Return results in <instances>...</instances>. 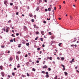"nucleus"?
Wrapping results in <instances>:
<instances>
[{"mask_svg": "<svg viewBox=\"0 0 79 79\" xmlns=\"http://www.w3.org/2000/svg\"><path fill=\"white\" fill-rule=\"evenodd\" d=\"M61 66H62L63 68V71H64V70H65V67H64V65H63V64H61Z\"/></svg>", "mask_w": 79, "mask_h": 79, "instance_id": "nucleus-1", "label": "nucleus"}, {"mask_svg": "<svg viewBox=\"0 0 79 79\" xmlns=\"http://www.w3.org/2000/svg\"><path fill=\"white\" fill-rule=\"evenodd\" d=\"M47 68H48V67H47V66L46 65H45L43 67V69H47Z\"/></svg>", "mask_w": 79, "mask_h": 79, "instance_id": "nucleus-2", "label": "nucleus"}, {"mask_svg": "<svg viewBox=\"0 0 79 79\" xmlns=\"http://www.w3.org/2000/svg\"><path fill=\"white\" fill-rule=\"evenodd\" d=\"M1 74L2 77H4V76L5 75V73H4V72H2L1 73Z\"/></svg>", "mask_w": 79, "mask_h": 79, "instance_id": "nucleus-3", "label": "nucleus"}, {"mask_svg": "<svg viewBox=\"0 0 79 79\" xmlns=\"http://www.w3.org/2000/svg\"><path fill=\"white\" fill-rule=\"evenodd\" d=\"M29 15L30 17H32V13H29Z\"/></svg>", "mask_w": 79, "mask_h": 79, "instance_id": "nucleus-4", "label": "nucleus"}, {"mask_svg": "<svg viewBox=\"0 0 79 79\" xmlns=\"http://www.w3.org/2000/svg\"><path fill=\"white\" fill-rule=\"evenodd\" d=\"M16 59L17 61L19 60V57H18V55H17L16 56Z\"/></svg>", "mask_w": 79, "mask_h": 79, "instance_id": "nucleus-5", "label": "nucleus"}, {"mask_svg": "<svg viewBox=\"0 0 79 79\" xmlns=\"http://www.w3.org/2000/svg\"><path fill=\"white\" fill-rule=\"evenodd\" d=\"M74 46H75V47H77V45L76 44H75V45L74 44L71 45L70 46V47H74Z\"/></svg>", "mask_w": 79, "mask_h": 79, "instance_id": "nucleus-6", "label": "nucleus"}, {"mask_svg": "<svg viewBox=\"0 0 79 79\" xmlns=\"http://www.w3.org/2000/svg\"><path fill=\"white\" fill-rule=\"evenodd\" d=\"M41 31V34H42V35H44V31Z\"/></svg>", "mask_w": 79, "mask_h": 79, "instance_id": "nucleus-7", "label": "nucleus"}, {"mask_svg": "<svg viewBox=\"0 0 79 79\" xmlns=\"http://www.w3.org/2000/svg\"><path fill=\"white\" fill-rule=\"evenodd\" d=\"M34 26L35 27V28L36 29H38L39 28V27L36 26V25H34Z\"/></svg>", "mask_w": 79, "mask_h": 79, "instance_id": "nucleus-8", "label": "nucleus"}, {"mask_svg": "<svg viewBox=\"0 0 79 79\" xmlns=\"http://www.w3.org/2000/svg\"><path fill=\"white\" fill-rule=\"evenodd\" d=\"M60 60L61 61H63L64 60V57H61Z\"/></svg>", "mask_w": 79, "mask_h": 79, "instance_id": "nucleus-9", "label": "nucleus"}, {"mask_svg": "<svg viewBox=\"0 0 79 79\" xmlns=\"http://www.w3.org/2000/svg\"><path fill=\"white\" fill-rule=\"evenodd\" d=\"M0 69L1 70H2L3 69V66L2 65L0 66Z\"/></svg>", "mask_w": 79, "mask_h": 79, "instance_id": "nucleus-10", "label": "nucleus"}, {"mask_svg": "<svg viewBox=\"0 0 79 79\" xmlns=\"http://www.w3.org/2000/svg\"><path fill=\"white\" fill-rule=\"evenodd\" d=\"M23 29H25V30H27V27L26 26H24L23 27Z\"/></svg>", "mask_w": 79, "mask_h": 79, "instance_id": "nucleus-11", "label": "nucleus"}, {"mask_svg": "<svg viewBox=\"0 0 79 79\" xmlns=\"http://www.w3.org/2000/svg\"><path fill=\"white\" fill-rule=\"evenodd\" d=\"M65 76H67L68 75V73L66 72H64Z\"/></svg>", "mask_w": 79, "mask_h": 79, "instance_id": "nucleus-12", "label": "nucleus"}, {"mask_svg": "<svg viewBox=\"0 0 79 79\" xmlns=\"http://www.w3.org/2000/svg\"><path fill=\"white\" fill-rule=\"evenodd\" d=\"M10 61H12L13 60V58L10 57L9 59Z\"/></svg>", "mask_w": 79, "mask_h": 79, "instance_id": "nucleus-13", "label": "nucleus"}, {"mask_svg": "<svg viewBox=\"0 0 79 79\" xmlns=\"http://www.w3.org/2000/svg\"><path fill=\"white\" fill-rule=\"evenodd\" d=\"M27 76H28V77H29V76H30V75H29V74L28 73H27Z\"/></svg>", "mask_w": 79, "mask_h": 79, "instance_id": "nucleus-14", "label": "nucleus"}, {"mask_svg": "<svg viewBox=\"0 0 79 79\" xmlns=\"http://www.w3.org/2000/svg\"><path fill=\"white\" fill-rule=\"evenodd\" d=\"M58 76L57 75L56 76V77H54V79H58Z\"/></svg>", "mask_w": 79, "mask_h": 79, "instance_id": "nucleus-15", "label": "nucleus"}, {"mask_svg": "<svg viewBox=\"0 0 79 79\" xmlns=\"http://www.w3.org/2000/svg\"><path fill=\"white\" fill-rule=\"evenodd\" d=\"M27 46H29V43H27L26 44Z\"/></svg>", "mask_w": 79, "mask_h": 79, "instance_id": "nucleus-16", "label": "nucleus"}, {"mask_svg": "<svg viewBox=\"0 0 79 79\" xmlns=\"http://www.w3.org/2000/svg\"><path fill=\"white\" fill-rule=\"evenodd\" d=\"M32 71H35V69H34V68H33L32 69Z\"/></svg>", "mask_w": 79, "mask_h": 79, "instance_id": "nucleus-17", "label": "nucleus"}, {"mask_svg": "<svg viewBox=\"0 0 79 79\" xmlns=\"http://www.w3.org/2000/svg\"><path fill=\"white\" fill-rule=\"evenodd\" d=\"M39 7H37L36 9V11H39Z\"/></svg>", "mask_w": 79, "mask_h": 79, "instance_id": "nucleus-18", "label": "nucleus"}, {"mask_svg": "<svg viewBox=\"0 0 79 79\" xmlns=\"http://www.w3.org/2000/svg\"><path fill=\"white\" fill-rule=\"evenodd\" d=\"M61 44H62V43H59L58 44L59 46V47H61Z\"/></svg>", "mask_w": 79, "mask_h": 79, "instance_id": "nucleus-19", "label": "nucleus"}, {"mask_svg": "<svg viewBox=\"0 0 79 79\" xmlns=\"http://www.w3.org/2000/svg\"><path fill=\"white\" fill-rule=\"evenodd\" d=\"M48 71H51V70H52V69L50 68H48Z\"/></svg>", "mask_w": 79, "mask_h": 79, "instance_id": "nucleus-20", "label": "nucleus"}, {"mask_svg": "<svg viewBox=\"0 0 79 79\" xmlns=\"http://www.w3.org/2000/svg\"><path fill=\"white\" fill-rule=\"evenodd\" d=\"M13 4L12 3H10V5L13 6Z\"/></svg>", "mask_w": 79, "mask_h": 79, "instance_id": "nucleus-21", "label": "nucleus"}, {"mask_svg": "<svg viewBox=\"0 0 79 79\" xmlns=\"http://www.w3.org/2000/svg\"><path fill=\"white\" fill-rule=\"evenodd\" d=\"M7 3V1H5L4 2V4H6V3Z\"/></svg>", "mask_w": 79, "mask_h": 79, "instance_id": "nucleus-22", "label": "nucleus"}, {"mask_svg": "<svg viewBox=\"0 0 79 79\" xmlns=\"http://www.w3.org/2000/svg\"><path fill=\"white\" fill-rule=\"evenodd\" d=\"M43 23H44V24H46V23H47V22L45 21H43Z\"/></svg>", "mask_w": 79, "mask_h": 79, "instance_id": "nucleus-23", "label": "nucleus"}, {"mask_svg": "<svg viewBox=\"0 0 79 79\" xmlns=\"http://www.w3.org/2000/svg\"><path fill=\"white\" fill-rule=\"evenodd\" d=\"M17 53H18V54H20V53H21V52L20 51H18L17 52Z\"/></svg>", "mask_w": 79, "mask_h": 79, "instance_id": "nucleus-24", "label": "nucleus"}, {"mask_svg": "<svg viewBox=\"0 0 79 79\" xmlns=\"http://www.w3.org/2000/svg\"><path fill=\"white\" fill-rule=\"evenodd\" d=\"M21 44H19V46H18V47H19V48H20V47H21Z\"/></svg>", "mask_w": 79, "mask_h": 79, "instance_id": "nucleus-25", "label": "nucleus"}, {"mask_svg": "<svg viewBox=\"0 0 79 79\" xmlns=\"http://www.w3.org/2000/svg\"><path fill=\"white\" fill-rule=\"evenodd\" d=\"M26 64H27V65H28V64H29V62H27L26 63Z\"/></svg>", "mask_w": 79, "mask_h": 79, "instance_id": "nucleus-26", "label": "nucleus"}, {"mask_svg": "<svg viewBox=\"0 0 79 79\" xmlns=\"http://www.w3.org/2000/svg\"><path fill=\"white\" fill-rule=\"evenodd\" d=\"M12 76H15V73H14V72H13L12 73Z\"/></svg>", "mask_w": 79, "mask_h": 79, "instance_id": "nucleus-27", "label": "nucleus"}, {"mask_svg": "<svg viewBox=\"0 0 79 79\" xmlns=\"http://www.w3.org/2000/svg\"><path fill=\"white\" fill-rule=\"evenodd\" d=\"M42 73H43V74H45V72L44 71H42L41 72Z\"/></svg>", "mask_w": 79, "mask_h": 79, "instance_id": "nucleus-28", "label": "nucleus"}, {"mask_svg": "<svg viewBox=\"0 0 79 79\" xmlns=\"http://www.w3.org/2000/svg\"><path fill=\"white\" fill-rule=\"evenodd\" d=\"M70 19L71 20H72V19H73V17H72V16H70Z\"/></svg>", "mask_w": 79, "mask_h": 79, "instance_id": "nucleus-29", "label": "nucleus"}, {"mask_svg": "<svg viewBox=\"0 0 79 79\" xmlns=\"http://www.w3.org/2000/svg\"><path fill=\"white\" fill-rule=\"evenodd\" d=\"M52 57H49V60H52Z\"/></svg>", "mask_w": 79, "mask_h": 79, "instance_id": "nucleus-30", "label": "nucleus"}, {"mask_svg": "<svg viewBox=\"0 0 79 79\" xmlns=\"http://www.w3.org/2000/svg\"><path fill=\"white\" fill-rule=\"evenodd\" d=\"M46 75H48V72H47L46 73Z\"/></svg>", "mask_w": 79, "mask_h": 79, "instance_id": "nucleus-31", "label": "nucleus"}, {"mask_svg": "<svg viewBox=\"0 0 79 79\" xmlns=\"http://www.w3.org/2000/svg\"><path fill=\"white\" fill-rule=\"evenodd\" d=\"M38 39V37H37L36 38H35V40H37Z\"/></svg>", "mask_w": 79, "mask_h": 79, "instance_id": "nucleus-32", "label": "nucleus"}, {"mask_svg": "<svg viewBox=\"0 0 79 79\" xmlns=\"http://www.w3.org/2000/svg\"><path fill=\"white\" fill-rule=\"evenodd\" d=\"M6 32H8V29H6Z\"/></svg>", "mask_w": 79, "mask_h": 79, "instance_id": "nucleus-33", "label": "nucleus"}, {"mask_svg": "<svg viewBox=\"0 0 79 79\" xmlns=\"http://www.w3.org/2000/svg\"><path fill=\"white\" fill-rule=\"evenodd\" d=\"M47 19L48 21H50V18H49V19L47 18Z\"/></svg>", "mask_w": 79, "mask_h": 79, "instance_id": "nucleus-34", "label": "nucleus"}, {"mask_svg": "<svg viewBox=\"0 0 79 79\" xmlns=\"http://www.w3.org/2000/svg\"><path fill=\"white\" fill-rule=\"evenodd\" d=\"M31 21L32 23H34V19H32Z\"/></svg>", "mask_w": 79, "mask_h": 79, "instance_id": "nucleus-35", "label": "nucleus"}, {"mask_svg": "<svg viewBox=\"0 0 79 79\" xmlns=\"http://www.w3.org/2000/svg\"><path fill=\"white\" fill-rule=\"evenodd\" d=\"M37 50H40V48H38Z\"/></svg>", "mask_w": 79, "mask_h": 79, "instance_id": "nucleus-36", "label": "nucleus"}, {"mask_svg": "<svg viewBox=\"0 0 79 79\" xmlns=\"http://www.w3.org/2000/svg\"><path fill=\"white\" fill-rule=\"evenodd\" d=\"M45 77H49V76H48V75H47L45 76Z\"/></svg>", "mask_w": 79, "mask_h": 79, "instance_id": "nucleus-37", "label": "nucleus"}, {"mask_svg": "<svg viewBox=\"0 0 79 79\" xmlns=\"http://www.w3.org/2000/svg\"><path fill=\"white\" fill-rule=\"evenodd\" d=\"M48 33H49V35H52V32H49Z\"/></svg>", "mask_w": 79, "mask_h": 79, "instance_id": "nucleus-38", "label": "nucleus"}, {"mask_svg": "<svg viewBox=\"0 0 79 79\" xmlns=\"http://www.w3.org/2000/svg\"><path fill=\"white\" fill-rule=\"evenodd\" d=\"M48 11H51V9L50 8H48Z\"/></svg>", "mask_w": 79, "mask_h": 79, "instance_id": "nucleus-39", "label": "nucleus"}, {"mask_svg": "<svg viewBox=\"0 0 79 79\" xmlns=\"http://www.w3.org/2000/svg\"><path fill=\"white\" fill-rule=\"evenodd\" d=\"M1 47L2 48H4V47H5V46H2Z\"/></svg>", "mask_w": 79, "mask_h": 79, "instance_id": "nucleus-40", "label": "nucleus"}, {"mask_svg": "<svg viewBox=\"0 0 79 79\" xmlns=\"http://www.w3.org/2000/svg\"><path fill=\"white\" fill-rule=\"evenodd\" d=\"M16 35L17 36H18L19 35V33H16Z\"/></svg>", "mask_w": 79, "mask_h": 79, "instance_id": "nucleus-41", "label": "nucleus"}, {"mask_svg": "<svg viewBox=\"0 0 79 79\" xmlns=\"http://www.w3.org/2000/svg\"><path fill=\"white\" fill-rule=\"evenodd\" d=\"M40 40L41 41H43V38H40Z\"/></svg>", "mask_w": 79, "mask_h": 79, "instance_id": "nucleus-42", "label": "nucleus"}, {"mask_svg": "<svg viewBox=\"0 0 79 79\" xmlns=\"http://www.w3.org/2000/svg\"><path fill=\"white\" fill-rule=\"evenodd\" d=\"M10 42H13V39H11V40H10Z\"/></svg>", "mask_w": 79, "mask_h": 79, "instance_id": "nucleus-43", "label": "nucleus"}, {"mask_svg": "<svg viewBox=\"0 0 79 79\" xmlns=\"http://www.w3.org/2000/svg\"><path fill=\"white\" fill-rule=\"evenodd\" d=\"M19 13V12H16V15H18Z\"/></svg>", "mask_w": 79, "mask_h": 79, "instance_id": "nucleus-44", "label": "nucleus"}, {"mask_svg": "<svg viewBox=\"0 0 79 79\" xmlns=\"http://www.w3.org/2000/svg\"><path fill=\"white\" fill-rule=\"evenodd\" d=\"M74 58H73L72 59V62H74Z\"/></svg>", "mask_w": 79, "mask_h": 79, "instance_id": "nucleus-45", "label": "nucleus"}, {"mask_svg": "<svg viewBox=\"0 0 79 79\" xmlns=\"http://www.w3.org/2000/svg\"><path fill=\"white\" fill-rule=\"evenodd\" d=\"M70 63H71V64H73V62L72 60H71L70 62Z\"/></svg>", "mask_w": 79, "mask_h": 79, "instance_id": "nucleus-46", "label": "nucleus"}, {"mask_svg": "<svg viewBox=\"0 0 79 79\" xmlns=\"http://www.w3.org/2000/svg\"><path fill=\"white\" fill-rule=\"evenodd\" d=\"M57 60H60V58H59V57H57Z\"/></svg>", "mask_w": 79, "mask_h": 79, "instance_id": "nucleus-47", "label": "nucleus"}, {"mask_svg": "<svg viewBox=\"0 0 79 79\" xmlns=\"http://www.w3.org/2000/svg\"><path fill=\"white\" fill-rule=\"evenodd\" d=\"M36 34H39V32H38V31L36 32Z\"/></svg>", "mask_w": 79, "mask_h": 79, "instance_id": "nucleus-48", "label": "nucleus"}, {"mask_svg": "<svg viewBox=\"0 0 79 79\" xmlns=\"http://www.w3.org/2000/svg\"><path fill=\"white\" fill-rule=\"evenodd\" d=\"M34 18H35V19H36V15H34Z\"/></svg>", "mask_w": 79, "mask_h": 79, "instance_id": "nucleus-49", "label": "nucleus"}, {"mask_svg": "<svg viewBox=\"0 0 79 79\" xmlns=\"http://www.w3.org/2000/svg\"><path fill=\"white\" fill-rule=\"evenodd\" d=\"M14 69V70H16L17 69H16V68H15Z\"/></svg>", "mask_w": 79, "mask_h": 79, "instance_id": "nucleus-50", "label": "nucleus"}, {"mask_svg": "<svg viewBox=\"0 0 79 79\" xmlns=\"http://www.w3.org/2000/svg\"><path fill=\"white\" fill-rule=\"evenodd\" d=\"M36 62L37 63H39V60H37Z\"/></svg>", "mask_w": 79, "mask_h": 79, "instance_id": "nucleus-51", "label": "nucleus"}, {"mask_svg": "<svg viewBox=\"0 0 79 79\" xmlns=\"http://www.w3.org/2000/svg\"><path fill=\"white\" fill-rule=\"evenodd\" d=\"M42 47H45V45L44 44H43L42 45Z\"/></svg>", "mask_w": 79, "mask_h": 79, "instance_id": "nucleus-52", "label": "nucleus"}, {"mask_svg": "<svg viewBox=\"0 0 79 79\" xmlns=\"http://www.w3.org/2000/svg\"><path fill=\"white\" fill-rule=\"evenodd\" d=\"M29 6H27V9H28V10H29Z\"/></svg>", "mask_w": 79, "mask_h": 79, "instance_id": "nucleus-53", "label": "nucleus"}, {"mask_svg": "<svg viewBox=\"0 0 79 79\" xmlns=\"http://www.w3.org/2000/svg\"><path fill=\"white\" fill-rule=\"evenodd\" d=\"M17 67L18 68H20V65H17Z\"/></svg>", "mask_w": 79, "mask_h": 79, "instance_id": "nucleus-54", "label": "nucleus"}, {"mask_svg": "<svg viewBox=\"0 0 79 79\" xmlns=\"http://www.w3.org/2000/svg\"><path fill=\"white\" fill-rule=\"evenodd\" d=\"M45 11H48V10H47V9H45Z\"/></svg>", "mask_w": 79, "mask_h": 79, "instance_id": "nucleus-55", "label": "nucleus"}, {"mask_svg": "<svg viewBox=\"0 0 79 79\" xmlns=\"http://www.w3.org/2000/svg\"><path fill=\"white\" fill-rule=\"evenodd\" d=\"M75 69H77V67L76 66L75 67Z\"/></svg>", "mask_w": 79, "mask_h": 79, "instance_id": "nucleus-56", "label": "nucleus"}, {"mask_svg": "<svg viewBox=\"0 0 79 79\" xmlns=\"http://www.w3.org/2000/svg\"><path fill=\"white\" fill-rule=\"evenodd\" d=\"M29 61L30 62H32V60H29Z\"/></svg>", "mask_w": 79, "mask_h": 79, "instance_id": "nucleus-57", "label": "nucleus"}, {"mask_svg": "<svg viewBox=\"0 0 79 79\" xmlns=\"http://www.w3.org/2000/svg\"><path fill=\"white\" fill-rule=\"evenodd\" d=\"M25 57H27V54L25 56Z\"/></svg>", "mask_w": 79, "mask_h": 79, "instance_id": "nucleus-58", "label": "nucleus"}, {"mask_svg": "<svg viewBox=\"0 0 79 79\" xmlns=\"http://www.w3.org/2000/svg\"><path fill=\"white\" fill-rule=\"evenodd\" d=\"M7 77H9V78H10V76L8 75Z\"/></svg>", "mask_w": 79, "mask_h": 79, "instance_id": "nucleus-59", "label": "nucleus"}, {"mask_svg": "<svg viewBox=\"0 0 79 79\" xmlns=\"http://www.w3.org/2000/svg\"><path fill=\"white\" fill-rule=\"evenodd\" d=\"M2 30L3 31H5V28L2 29Z\"/></svg>", "mask_w": 79, "mask_h": 79, "instance_id": "nucleus-60", "label": "nucleus"}, {"mask_svg": "<svg viewBox=\"0 0 79 79\" xmlns=\"http://www.w3.org/2000/svg\"><path fill=\"white\" fill-rule=\"evenodd\" d=\"M15 38H14V39H13V40H14V42H16V41L15 40Z\"/></svg>", "mask_w": 79, "mask_h": 79, "instance_id": "nucleus-61", "label": "nucleus"}, {"mask_svg": "<svg viewBox=\"0 0 79 79\" xmlns=\"http://www.w3.org/2000/svg\"><path fill=\"white\" fill-rule=\"evenodd\" d=\"M44 62L43 63V64H45V63L46 61L45 60L44 61Z\"/></svg>", "mask_w": 79, "mask_h": 79, "instance_id": "nucleus-62", "label": "nucleus"}, {"mask_svg": "<svg viewBox=\"0 0 79 79\" xmlns=\"http://www.w3.org/2000/svg\"><path fill=\"white\" fill-rule=\"evenodd\" d=\"M10 22H11V20H9V21H8L9 23H10Z\"/></svg>", "mask_w": 79, "mask_h": 79, "instance_id": "nucleus-63", "label": "nucleus"}, {"mask_svg": "<svg viewBox=\"0 0 79 79\" xmlns=\"http://www.w3.org/2000/svg\"><path fill=\"white\" fill-rule=\"evenodd\" d=\"M22 16H24V14H22Z\"/></svg>", "mask_w": 79, "mask_h": 79, "instance_id": "nucleus-64", "label": "nucleus"}]
</instances>
